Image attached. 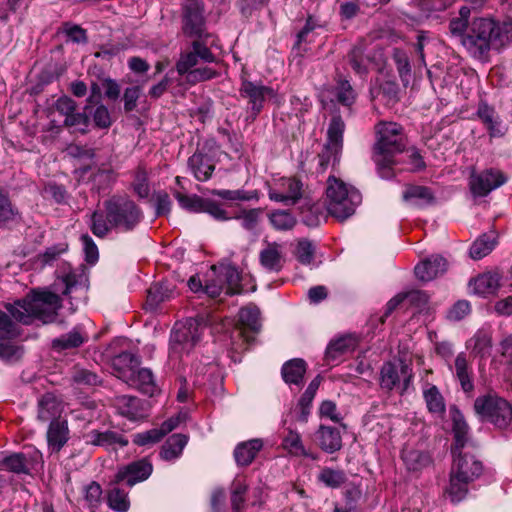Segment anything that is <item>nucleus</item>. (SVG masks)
<instances>
[{
  "instance_id": "1",
  "label": "nucleus",
  "mask_w": 512,
  "mask_h": 512,
  "mask_svg": "<svg viewBox=\"0 0 512 512\" xmlns=\"http://www.w3.org/2000/svg\"><path fill=\"white\" fill-rule=\"evenodd\" d=\"M467 6L459 9L458 16L449 21L448 30L475 59L485 61L491 50L501 51L512 43V19L497 21L489 17L470 20Z\"/></svg>"
},
{
  "instance_id": "2",
  "label": "nucleus",
  "mask_w": 512,
  "mask_h": 512,
  "mask_svg": "<svg viewBox=\"0 0 512 512\" xmlns=\"http://www.w3.org/2000/svg\"><path fill=\"white\" fill-rule=\"evenodd\" d=\"M103 206L104 213L96 210L90 217V230L98 238H105L111 230L132 232L144 219L143 210L128 195H113Z\"/></svg>"
},
{
  "instance_id": "3",
  "label": "nucleus",
  "mask_w": 512,
  "mask_h": 512,
  "mask_svg": "<svg viewBox=\"0 0 512 512\" xmlns=\"http://www.w3.org/2000/svg\"><path fill=\"white\" fill-rule=\"evenodd\" d=\"M376 141L373 145L372 159L380 178L390 180L395 177L396 155L406 148V136L403 127L395 122H379L375 126Z\"/></svg>"
},
{
  "instance_id": "4",
  "label": "nucleus",
  "mask_w": 512,
  "mask_h": 512,
  "mask_svg": "<svg viewBox=\"0 0 512 512\" xmlns=\"http://www.w3.org/2000/svg\"><path fill=\"white\" fill-rule=\"evenodd\" d=\"M5 309L19 323L30 325L35 320L43 324L53 323L61 307V298L50 291H31L24 298L6 303Z\"/></svg>"
},
{
  "instance_id": "5",
  "label": "nucleus",
  "mask_w": 512,
  "mask_h": 512,
  "mask_svg": "<svg viewBox=\"0 0 512 512\" xmlns=\"http://www.w3.org/2000/svg\"><path fill=\"white\" fill-rule=\"evenodd\" d=\"M327 184L328 213L339 221L351 217L362 201L361 193L354 187H348L334 176H329Z\"/></svg>"
},
{
  "instance_id": "6",
  "label": "nucleus",
  "mask_w": 512,
  "mask_h": 512,
  "mask_svg": "<svg viewBox=\"0 0 512 512\" xmlns=\"http://www.w3.org/2000/svg\"><path fill=\"white\" fill-rule=\"evenodd\" d=\"M473 409L482 422H489L497 428H507L512 422L511 404L496 393L478 396Z\"/></svg>"
},
{
  "instance_id": "7",
  "label": "nucleus",
  "mask_w": 512,
  "mask_h": 512,
  "mask_svg": "<svg viewBox=\"0 0 512 512\" xmlns=\"http://www.w3.org/2000/svg\"><path fill=\"white\" fill-rule=\"evenodd\" d=\"M204 326L196 318L175 323L170 335L171 353L179 356L189 354L200 341Z\"/></svg>"
},
{
  "instance_id": "8",
  "label": "nucleus",
  "mask_w": 512,
  "mask_h": 512,
  "mask_svg": "<svg viewBox=\"0 0 512 512\" xmlns=\"http://www.w3.org/2000/svg\"><path fill=\"white\" fill-rule=\"evenodd\" d=\"M56 112L63 117V127L70 133L82 135L89 132L91 118L88 114L90 105H85L83 111H78L77 102L69 96H61L54 102Z\"/></svg>"
},
{
  "instance_id": "9",
  "label": "nucleus",
  "mask_w": 512,
  "mask_h": 512,
  "mask_svg": "<svg viewBox=\"0 0 512 512\" xmlns=\"http://www.w3.org/2000/svg\"><path fill=\"white\" fill-rule=\"evenodd\" d=\"M345 123L340 115H333L327 130V143L318 155V172H324L332 163L339 162L343 148Z\"/></svg>"
},
{
  "instance_id": "10",
  "label": "nucleus",
  "mask_w": 512,
  "mask_h": 512,
  "mask_svg": "<svg viewBox=\"0 0 512 512\" xmlns=\"http://www.w3.org/2000/svg\"><path fill=\"white\" fill-rule=\"evenodd\" d=\"M413 379V371L409 364L403 360L398 363L385 362L380 369L379 385L385 391L398 389L404 394L410 387Z\"/></svg>"
},
{
  "instance_id": "11",
  "label": "nucleus",
  "mask_w": 512,
  "mask_h": 512,
  "mask_svg": "<svg viewBox=\"0 0 512 512\" xmlns=\"http://www.w3.org/2000/svg\"><path fill=\"white\" fill-rule=\"evenodd\" d=\"M182 9V30L188 37L200 39L205 32L204 3L202 0H184Z\"/></svg>"
},
{
  "instance_id": "12",
  "label": "nucleus",
  "mask_w": 512,
  "mask_h": 512,
  "mask_svg": "<svg viewBox=\"0 0 512 512\" xmlns=\"http://www.w3.org/2000/svg\"><path fill=\"white\" fill-rule=\"evenodd\" d=\"M174 196L177 199L179 205L187 211L194 213L204 212L212 216L217 221L230 220L227 212L212 199L203 198L196 194L185 195L180 192H175Z\"/></svg>"
},
{
  "instance_id": "13",
  "label": "nucleus",
  "mask_w": 512,
  "mask_h": 512,
  "mask_svg": "<svg viewBox=\"0 0 512 512\" xmlns=\"http://www.w3.org/2000/svg\"><path fill=\"white\" fill-rule=\"evenodd\" d=\"M199 61L213 63L216 61V57L204 43L196 39L192 42L190 51L180 54L176 63V70L180 75L187 76Z\"/></svg>"
},
{
  "instance_id": "14",
  "label": "nucleus",
  "mask_w": 512,
  "mask_h": 512,
  "mask_svg": "<svg viewBox=\"0 0 512 512\" xmlns=\"http://www.w3.org/2000/svg\"><path fill=\"white\" fill-rule=\"evenodd\" d=\"M507 177L497 169H486L481 173H472L469 186L475 197H485L491 191L506 183Z\"/></svg>"
},
{
  "instance_id": "15",
  "label": "nucleus",
  "mask_w": 512,
  "mask_h": 512,
  "mask_svg": "<svg viewBox=\"0 0 512 512\" xmlns=\"http://www.w3.org/2000/svg\"><path fill=\"white\" fill-rule=\"evenodd\" d=\"M274 90L261 83L243 80L240 87V95L248 99L252 119L262 111L266 98L274 96Z\"/></svg>"
},
{
  "instance_id": "16",
  "label": "nucleus",
  "mask_w": 512,
  "mask_h": 512,
  "mask_svg": "<svg viewBox=\"0 0 512 512\" xmlns=\"http://www.w3.org/2000/svg\"><path fill=\"white\" fill-rule=\"evenodd\" d=\"M153 465L147 457L133 461L121 468L115 475V483L125 482L129 487L145 481L152 474Z\"/></svg>"
},
{
  "instance_id": "17",
  "label": "nucleus",
  "mask_w": 512,
  "mask_h": 512,
  "mask_svg": "<svg viewBox=\"0 0 512 512\" xmlns=\"http://www.w3.org/2000/svg\"><path fill=\"white\" fill-rule=\"evenodd\" d=\"M447 269V260L441 255L434 254L417 264L414 268V273L420 281L428 282L442 276Z\"/></svg>"
},
{
  "instance_id": "18",
  "label": "nucleus",
  "mask_w": 512,
  "mask_h": 512,
  "mask_svg": "<svg viewBox=\"0 0 512 512\" xmlns=\"http://www.w3.org/2000/svg\"><path fill=\"white\" fill-rule=\"evenodd\" d=\"M86 443L93 446L103 447L107 450H116L117 447H126L128 439L117 431L91 430L84 436Z\"/></svg>"
},
{
  "instance_id": "19",
  "label": "nucleus",
  "mask_w": 512,
  "mask_h": 512,
  "mask_svg": "<svg viewBox=\"0 0 512 512\" xmlns=\"http://www.w3.org/2000/svg\"><path fill=\"white\" fill-rule=\"evenodd\" d=\"M457 452L451 473L473 482L482 474V463L471 454L461 453V450Z\"/></svg>"
},
{
  "instance_id": "20",
  "label": "nucleus",
  "mask_w": 512,
  "mask_h": 512,
  "mask_svg": "<svg viewBox=\"0 0 512 512\" xmlns=\"http://www.w3.org/2000/svg\"><path fill=\"white\" fill-rule=\"evenodd\" d=\"M116 406L120 415L132 421L142 420L148 416L145 403L135 396L122 395L117 397Z\"/></svg>"
},
{
  "instance_id": "21",
  "label": "nucleus",
  "mask_w": 512,
  "mask_h": 512,
  "mask_svg": "<svg viewBox=\"0 0 512 512\" xmlns=\"http://www.w3.org/2000/svg\"><path fill=\"white\" fill-rule=\"evenodd\" d=\"M259 262L266 271L280 272L285 262L281 246L276 242L268 243L259 253Z\"/></svg>"
},
{
  "instance_id": "22",
  "label": "nucleus",
  "mask_w": 512,
  "mask_h": 512,
  "mask_svg": "<svg viewBox=\"0 0 512 512\" xmlns=\"http://www.w3.org/2000/svg\"><path fill=\"white\" fill-rule=\"evenodd\" d=\"M477 118L485 125L490 137H501L504 135L502 122L494 107L481 101L476 111Z\"/></svg>"
},
{
  "instance_id": "23",
  "label": "nucleus",
  "mask_w": 512,
  "mask_h": 512,
  "mask_svg": "<svg viewBox=\"0 0 512 512\" xmlns=\"http://www.w3.org/2000/svg\"><path fill=\"white\" fill-rule=\"evenodd\" d=\"M188 167L191 170L193 176L198 181H207L210 179L215 165L212 159L204 152L197 150L188 159Z\"/></svg>"
},
{
  "instance_id": "24",
  "label": "nucleus",
  "mask_w": 512,
  "mask_h": 512,
  "mask_svg": "<svg viewBox=\"0 0 512 512\" xmlns=\"http://www.w3.org/2000/svg\"><path fill=\"white\" fill-rule=\"evenodd\" d=\"M69 440V427L66 419L52 420L47 430V443L52 452H59Z\"/></svg>"
},
{
  "instance_id": "25",
  "label": "nucleus",
  "mask_w": 512,
  "mask_h": 512,
  "mask_svg": "<svg viewBox=\"0 0 512 512\" xmlns=\"http://www.w3.org/2000/svg\"><path fill=\"white\" fill-rule=\"evenodd\" d=\"M319 447L326 453L332 454L342 448V437L336 427L320 425L316 432Z\"/></svg>"
},
{
  "instance_id": "26",
  "label": "nucleus",
  "mask_w": 512,
  "mask_h": 512,
  "mask_svg": "<svg viewBox=\"0 0 512 512\" xmlns=\"http://www.w3.org/2000/svg\"><path fill=\"white\" fill-rule=\"evenodd\" d=\"M61 412V401L54 394L46 393L38 400L37 418L39 421L45 423L52 420H62Z\"/></svg>"
},
{
  "instance_id": "27",
  "label": "nucleus",
  "mask_w": 512,
  "mask_h": 512,
  "mask_svg": "<svg viewBox=\"0 0 512 512\" xmlns=\"http://www.w3.org/2000/svg\"><path fill=\"white\" fill-rule=\"evenodd\" d=\"M450 414L452 419V431L455 440L453 454L456 455L457 451H460L467 443L469 427L463 414L456 406H452L450 408Z\"/></svg>"
},
{
  "instance_id": "28",
  "label": "nucleus",
  "mask_w": 512,
  "mask_h": 512,
  "mask_svg": "<svg viewBox=\"0 0 512 512\" xmlns=\"http://www.w3.org/2000/svg\"><path fill=\"white\" fill-rule=\"evenodd\" d=\"M140 358L136 354L124 351L113 357L112 367L119 373V378L130 377L140 366Z\"/></svg>"
},
{
  "instance_id": "29",
  "label": "nucleus",
  "mask_w": 512,
  "mask_h": 512,
  "mask_svg": "<svg viewBox=\"0 0 512 512\" xmlns=\"http://www.w3.org/2000/svg\"><path fill=\"white\" fill-rule=\"evenodd\" d=\"M455 375L464 393L469 397L474 390L472 370L469 367L467 356L464 352L459 353L455 358Z\"/></svg>"
},
{
  "instance_id": "30",
  "label": "nucleus",
  "mask_w": 512,
  "mask_h": 512,
  "mask_svg": "<svg viewBox=\"0 0 512 512\" xmlns=\"http://www.w3.org/2000/svg\"><path fill=\"white\" fill-rule=\"evenodd\" d=\"M306 370V362L301 358H294L283 364L281 374L287 384L300 385L303 382Z\"/></svg>"
},
{
  "instance_id": "31",
  "label": "nucleus",
  "mask_w": 512,
  "mask_h": 512,
  "mask_svg": "<svg viewBox=\"0 0 512 512\" xmlns=\"http://www.w3.org/2000/svg\"><path fill=\"white\" fill-rule=\"evenodd\" d=\"M131 385L136 387L141 393L150 397L154 396L158 387L155 383L153 373L148 368L137 369L129 377Z\"/></svg>"
},
{
  "instance_id": "32",
  "label": "nucleus",
  "mask_w": 512,
  "mask_h": 512,
  "mask_svg": "<svg viewBox=\"0 0 512 512\" xmlns=\"http://www.w3.org/2000/svg\"><path fill=\"white\" fill-rule=\"evenodd\" d=\"M88 340L87 336L78 328H74L52 340V348L56 352H63L80 347Z\"/></svg>"
},
{
  "instance_id": "33",
  "label": "nucleus",
  "mask_w": 512,
  "mask_h": 512,
  "mask_svg": "<svg viewBox=\"0 0 512 512\" xmlns=\"http://www.w3.org/2000/svg\"><path fill=\"white\" fill-rule=\"evenodd\" d=\"M499 280L500 277L496 273H484L474 278L469 286L475 294L487 296L497 291Z\"/></svg>"
},
{
  "instance_id": "34",
  "label": "nucleus",
  "mask_w": 512,
  "mask_h": 512,
  "mask_svg": "<svg viewBox=\"0 0 512 512\" xmlns=\"http://www.w3.org/2000/svg\"><path fill=\"white\" fill-rule=\"evenodd\" d=\"M263 443L260 439H252L240 443L234 450V458L238 465L248 466L261 450Z\"/></svg>"
},
{
  "instance_id": "35",
  "label": "nucleus",
  "mask_w": 512,
  "mask_h": 512,
  "mask_svg": "<svg viewBox=\"0 0 512 512\" xmlns=\"http://www.w3.org/2000/svg\"><path fill=\"white\" fill-rule=\"evenodd\" d=\"M173 288L167 282L155 283L148 289L146 305L150 310H156L159 305L173 297Z\"/></svg>"
},
{
  "instance_id": "36",
  "label": "nucleus",
  "mask_w": 512,
  "mask_h": 512,
  "mask_svg": "<svg viewBox=\"0 0 512 512\" xmlns=\"http://www.w3.org/2000/svg\"><path fill=\"white\" fill-rule=\"evenodd\" d=\"M301 221L308 227H317L323 218V205L305 198L299 207Z\"/></svg>"
},
{
  "instance_id": "37",
  "label": "nucleus",
  "mask_w": 512,
  "mask_h": 512,
  "mask_svg": "<svg viewBox=\"0 0 512 512\" xmlns=\"http://www.w3.org/2000/svg\"><path fill=\"white\" fill-rule=\"evenodd\" d=\"M188 442V437L183 434H173L162 445L160 451L161 459L172 461L180 457L184 447Z\"/></svg>"
},
{
  "instance_id": "38",
  "label": "nucleus",
  "mask_w": 512,
  "mask_h": 512,
  "mask_svg": "<svg viewBox=\"0 0 512 512\" xmlns=\"http://www.w3.org/2000/svg\"><path fill=\"white\" fill-rule=\"evenodd\" d=\"M403 200L413 206L422 207L431 204L434 197L428 187L412 185L403 192Z\"/></svg>"
},
{
  "instance_id": "39",
  "label": "nucleus",
  "mask_w": 512,
  "mask_h": 512,
  "mask_svg": "<svg viewBox=\"0 0 512 512\" xmlns=\"http://www.w3.org/2000/svg\"><path fill=\"white\" fill-rule=\"evenodd\" d=\"M356 345L355 338L347 335L332 340L327 346L325 357L328 361H335L343 354L352 351Z\"/></svg>"
},
{
  "instance_id": "40",
  "label": "nucleus",
  "mask_w": 512,
  "mask_h": 512,
  "mask_svg": "<svg viewBox=\"0 0 512 512\" xmlns=\"http://www.w3.org/2000/svg\"><path fill=\"white\" fill-rule=\"evenodd\" d=\"M427 386L428 387L423 390V398L426 407L430 413L442 416L446 411L444 397L437 386L430 384Z\"/></svg>"
},
{
  "instance_id": "41",
  "label": "nucleus",
  "mask_w": 512,
  "mask_h": 512,
  "mask_svg": "<svg viewBox=\"0 0 512 512\" xmlns=\"http://www.w3.org/2000/svg\"><path fill=\"white\" fill-rule=\"evenodd\" d=\"M402 459L409 471L418 472L431 463L428 453L415 449H404Z\"/></svg>"
},
{
  "instance_id": "42",
  "label": "nucleus",
  "mask_w": 512,
  "mask_h": 512,
  "mask_svg": "<svg viewBox=\"0 0 512 512\" xmlns=\"http://www.w3.org/2000/svg\"><path fill=\"white\" fill-rule=\"evenodd\" d=\"M468 347H471L472 353L481 358L490 356L492 349V337L490 333L484 330H478L468 341Z\"/></svg>"
},
{
  "instance_id": "43",
  "label": "nucleus",
  "mask_w": 512,
  "mask_h": 512,
  "mask_svg": "<svg viewBox=\"0 0 512 512\" xmlns=\"http://www.w3.org/2000/svg\"><path fill=\"white\" fill-rule=\"evenodd\" d=\"M218 270V277H222L226 286L227 295H235L241 292L240 281L241 276L236 267L227 265L222 266Z\"/></svg>"
},
{
  "instance_id": "44",
  "label": "nucleus",
  "mask_w": 512,
  "mask_h": 512,
  "mask_svg": "<svg viewBox=\"0 0 512 512\" xmlns=\"http://www.w3.org/2000/svg\"><path fill=\"white\" fill-rule=\"evenodd\" d=\"M495 238L492 235L482 234L470 247V257L474 260L487 256L495 247Z\"/></svg>"
},
{
  "instance_id": "45",
  "label": "nucleus",
  "mask_w": 512,
  "mask_h": 512,
  "mask_svg": "<svg viewBox=\"0 0 512 512\" xmlns=\"http://www.w3.org/2000/svg\"><path fill=\"white\" fill-rule=\"evenodd\" d=\"M470 482V480L462 479L461 477L451 473L447 493L453 503H459L466 497L468 493V484Z\"/></svg>"
},
{
  "instance_id": "46",
  "label": "nucleus",
  "mask_w": 512,
  "mask_h": 512,
  "mask_svg": "<svg viewBox=\"0 0 512 512\" xmlns=\"http://www.w3.org/2000/svg\"><path fill=\"white\" fill-rule=\"evenodd\" d=\"M87 282L88 277L83 270L70 271L61 278V283L64 285L62 294L69 295L73 290L79 287H87Z\"/></svg>"
},
{
  "instance_id": "47",
  "label": "nucleus",
  "mask_w": 512,
  "mask_h": 512,
  "mask_svg": "<svg viewBox=\"0 0 512 512\" xmlns=\"http://www.w3.org/2000/svg\"><path fill=\"white\" fill-rule=\"evenodd\" d=\"M392 58L396 65L399 77L406 86L409 83L411 77V65L409 57L405 51L396 48L393 51Z\"/></svg>"
},
{
  "instance_id": "48",
  "label": "nucleus",
  "mask_w": 512,
  "mask_h": 512,
  "mask_svg": "<svg viewBox=\"0 0 512 512\" xmlns=\"http://www.w3.org/2000/svg\"><path fill=\"white\" fill-rule=\"evenodd\" d=\"M318 480L329 488H339L347 480L346 474L342 470H336L329 467L323 468Z\"/></svg>"
},
{
  "instance_id": "49",
  "label": "nucleus",
  "mask_w": 512,
  "mask_h": 512,
  "mask_svg": "<svg viewBox=\"0 0 512 512\" xmlns=\"http://www.w3.org/2000/svg\"><path fill=\"white\" fill-rule=\"evenodd\" d=\"M282 446L294 456L307 454V450L303 446L300 434L292 429H288L287 434L283 437Z\"/></svg>"
},
{
  "instance_id": "50",
  "label": "nucleus",
  "mask_w": 512,
  "mask_h": 512,
  "mask_svg": "<svg viewBox=\"0 0 512 512\" xmlns=\"http://www.w3.org/2000/svg\"><path fill=\"white\" fill-rule=\"evenodd\" d=\"M260 311L256 306H246L239 311L240 323L249 328L250 330L257 332L260 329Z\"/></svg>"
},
{
  "instance_id": "51",
  "label": "nucleus",
  "mask_w": 512,
  "mask_h": 512,
  "mask_svg": "<svg viewBox=\"0 0 512 512\" xmlns=\"http://www.w3.org/2000/svg\"><path fill=\"white\" fill-rule=\"evenodd\" d=\"M28 455L25 453H14L5 457L2 463L7 467L8 470L17 474H28Z\"/></svg>"
},
{
  "instance_id": "52",
  "label": "nucleus",
  "mask_w": 512,
  "mask_h": 512,
  "mask_svg": "<svg viewBox=\"0 0 512 512\" xmlns=\"http://www.w3.org/2000/svg\"><path fill=\"white\" fill-rule=\"evenodd\" d=\"M108 505L117 512H127L130 507L127 492L118 487L112 488L108 494Z\"/></svg>"
},
{
  "instance_id": "53",
  "label": "nucleus",
  "mask_w": 512,
  "mask_h": 512,
  "mask_svg": "<svg viewBox=\"0 0 512 512\" xmlns=\"http://www.w3.org/2000/svg\"><path fill=\"white\" fill-rule=\"evenodd\" d=\"M269 220L276 230H290L296 224V218L286 210H276L270 213Z\"/></svg>"
},
{
  "instance_id": "54",
  "label": "nucleus",
  "mask_w": 512,
  "mask_h": 512,
  "mask_svg": "<svg viewBox=\"0 0 512 512\" xmlns=\"http://www.w3.org/2000/svg\"><path fill=\"white\" fill-rule=\"evenodd\" d=\"M96 107L92 110L90 106V110L88 111L89 116L91 115L93 124L96 128L99 129H108L112 125V119L108 108L102 104H95Z\"/></svg>"
},
{
  "instance_id": "55",
  "label": "nucleus",
  "mask_w": 512,
  "mask_h": 512,
  "mask_svg": "<svg viewBox=\"0 0 512 512\" xmlns=\"http://www.w3.org/2000/svg\"><path fill=\"white\" fill-rule=\"evenodd\" d=\"M18 210L12 205L8 194L0 188V226L14 221Z\"/></svg>"
},
{
  "instance_id": "56",
  "label": "nucleus",
  "mask_w": 512,
  "mask_h": 512,
  "mask_svg": "<svg viewBox=\"0 0 512 512\" xmlns=\"http://www.w3.org/2000/svg\"><path fill=\"white\" fill-rule=\"evenodd\" d=\"M261 213L262 210L260 208L242 210L233 216V219L241 220V225L245 230L254 231L259 223ZM228 217L232 219V217Z\"/></svg>"
},
{
  "instance_id": "57",
  "label": "nucleus",
  "mask_w": 512,
  "mask_h": 512,
  "mask_svg": "<svg viewBox=\"0 0 512 512\" xmlns=\"http://www.w3.org/2000/svg\"><path fill=\"white\" fill-rule=\"evenodd\" d=\"M335 90L336 99L339 103L347 107L354 103L356 93L348 80L343 79L338 81Z\"/></svg>"
},
{
  "instance_id": "58",
  "label": "nucleus",
  "mask_w": 512,
  "mask_h": 512,
  "mask_svg": "<svg viewBox=\"0 0 512 512\" xmlns=\"http://www.w3.org/2000/svg\"><path fill=\"white\" fill-rule=\"evenodd\" d=\"M133 190L141 199L149 196L150 188L148 185V175L143 166H138L135 171Z\"/></svg>"
},
{
  "instance_id": "59",
  "label": "nucleus",
  "mask_w": 512,
  "mask_h": 512,
  "mask_svg": "<svg viewBox=\"0 0 512 512\" xmlns=\"http://www.w3.org/2000/svg\"><path fill=\"white\" fill-rule=\"evenodd\" d=\"M248 485L242 480H235L232 483L231 505L234 512H240L245 502V494Z\"/></svg>"
},
{
  "instance_id": "60",
  "label": "nucleus",
  "mask_w": 512,
  "mask_h": 512,
  "mask_svg": "<svg viewBox=\"0 0 512 512\" xmlns=\"http://www.w3.org/2000/svg\"><path fill=\"white\" fill-rule=\"evenodd\" d=\"M348 59L352 69L357 74L364 75L368 72L362 46H354L348 54Z\"/></svg>"
},
{
  "instance_id": "61",
  "label": "nucleus",
  "mask_w": 512,
  "mask_h": 512,
  "mask_svg": "<svg viewBox=\"0 0 512 512\" xmlns=\"http://www.w3.org/2000/svg\"><path fill=\"white\" fill-rule=\"evenodd\" d=\"M212 276L206 280L204 285V292L211 298L218 297L223 289L226 287L222 277H218V270L215 266L211 268Z\"/></svg>"
},
{
  "instance_id": "62",
  "label": "nucleus",
  "mask_w": 512,
  "mask_h": 512,
  "mask_svg": "<svg viewBox=\"0 0 512 512\" xmlns=\"http://www.w3.org/2000/svg\"><path fill=\"white\" fill-rule=\"evenodd\" d=\"M315 247L311 241L302 239L296 247V258L303 265H309L314 260Z\"/></svg>"
},
{
  "instance_id": "63",
  "label": "nucleus",
  "mask_w": 512,
  "mask_h": 512,
  "mask_svg": "<svg viewBox=\"0 0 512 512\" xmlns=\"http://www.w3.org/2000/svg\"><path fill=\"white\" fill-rule=\"evenodd\" d=\"M163 434L157 428L136 433L132 436V442L138 446H148L160 442Z\"/></svg>"
},
{
  "instance_id": "64",
  "label": "nucleus",
  "mask_w": 512,
  "mask_h": 512,
  "mask_svg": "<svg viewBox=\"0 0 512 512\" xmlns=\"http://www.w3.org/2000/svg\"><path fill=\"white\" fill-rule=\"evenodd\" d=\"M286 189V195L290 199L291 205H295L303 196V184L296 178H287L283 182Z\"/></svg>"
}]
</instances>
